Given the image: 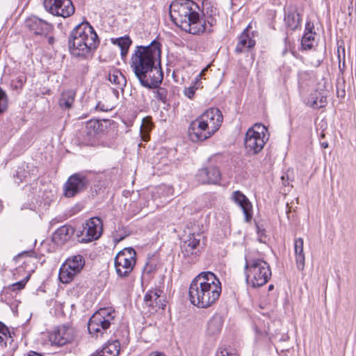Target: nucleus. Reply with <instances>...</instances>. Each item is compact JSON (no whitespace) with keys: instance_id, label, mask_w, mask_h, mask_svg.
<instances>
[{"instance_id":"obj_53","label":"nucleus","mask_w":356,"mask_h":356,"mask_svg":"<svg viewBox=\"0 0 356 356\" xmlns=\"http://www.w3.org/2000/svg\"><path fill=\"white\" fill-rule=\"evenodd\" d=\"M124 238V236H120L118 238H116L115 241L117 242H120V241H122Z\"/></svg>"},{"instance_id":"obj_19","label":"nucleus","mask_w":356,"mask_h":356,"mask_svg":"<svg viewBox=\"0 0 356 356\" xmlns=\"http://www.w3.org/2000/svg\"><path fill=\"white\" fill-rule=\"evenodd\" d=\"M162 291L159 289L148 291L144 296V303L149 308V312L163 309L165 307V301L161 294Z\"/></svg>"},{"instance_id":"obj_26","label":"nucleus","mask_w":356,"mask_h":356,"mask_svg":"<svg viewBox=\"0 0 356 356\" xmlns=\"http://www.w3.org/2000/svg\"><path fill=\"white\" fill-rule=\"evenodd\" d=\"M304 241L302 238H298L294 241V250L297 268L302 270L305 268V256L303 249Z\"/></svg>"},{"instance_id":"obj_12","label":"nucleus","mask_w":356,"mask_h":356,"mask_svg":"<svg viewBox=\"0 0 356 356\" xmlns=\"http://www.w3.org/2000/svg\"><path fill=\"white\" fill-rule=\"evenodd\" d=\"M199 118L213 136L220 127L223 116L218 108H210L202 113Z\"/></svg>"},{"instance_id":"obj_52","label":"nucleus","mask_w":356,"mask_h":356,"mask_svg":"<svg viewBox=\"0 0 356 356\" xmlns=\"http://www.w3.org/2000/svg\"><path fill=\"white\" fill-rule=\"evenodd\" d=\"M321 146L323 147V148H327L328 147V143L325 142V143H323L321 144Z\"/></svg>"},{"instance_id":"obj_50","label":"nucleus","mask_w":356,"mask_h":356,"mask_svg":"<svg viewBox=\"0 0 356 356\" xmlns=\"http://www.w3.org/2000/svg\"><path fill=\"white\" fill-rule=\"evenodd\" d=\"M149 356H165V355L162 353L154 352V353H151Z\"/></svg>"},{"instance_id":"obj_55","label":"nucleus","mask_w":356,"mask_h":356,"mask_svg":"<svg viewBox=\"0 0 356 356\" xmlns=\"http://www.w3.org/2000/svg\"><path fill=\"white\" fill-rule=\"evenodd\" d=\"M345 95V90L342 91V95L343 96Z\"/></svg>"},{"instance_id":"obj_37","label":"nucleus","mask_w":356,"mask_h":356,"mask_svg":"<svg viewBox=\"0 0 356 356\" xmlns=\"http://www.w3.org/2000/svg\"><path fill=\"white\" fill-rule=\"evenodd\" d=\"M152 122L149 118H145L143 120L142 124L140 126V135L143 140L148 141L149 140V131L152 128Z\"/></svg>"},{"instance_id":"obj_16","label":"nucleus","mask_w":356,"mask_h":356,"mask_svg":"<svg viewBox=\"0 0 356 356\" xmlns=\"http://www.w3.org/2000/svg\"><path fill=\"white\" fill-rule=\"evenodd\" d=\"M196 178L202 184H218L221 179V173L218 168L211 165L200 169Z\"/></svg>"},{"instance_id":"obj_22","label":"nucleus","mask_w":356,"mask_h":356,"mask_svg":"<svg viewBox=\"0 0 356 356\" xmlns=\"http://www.w3.org/2000/svg\"><path fill=\"white\" fill-rule=\"evenodd\" d=\"M33 252H24L19 254L15 257V259L17 262L21 263L22 264L17 268L19 273L24 271L26 273V280H29L31 275L34 272L35 266L34 263V259L30 255Z\"/></svg>"},{"instance_id":"obj_25","label":"nucleus","mask_w":356,"mask_h":356,"mask_svg":"<svg viewBox=\"0 0 356 356\" xmlns=\"http://www.w3.org/2000/svg\"><path fill=\"white\" fill-rule=\"evenodd\" d=\"M327 104V95L318 90L312 92L308 97L307 104L313 108H321Z\"/></svg>"},{"instance_id":"obj_29","label":"nucleus","mask_w":356,"mask_h":356,"mask_svg":"<svg viewBox=\"0 0 356 356\" xmlns=\"http://www.w3.org/2000/svg\"><path fill=\"white\" fill-rule=\"evenodd\" d=\"M108 80L111 83L115 84L117 89L124 91V88L127 84V79L124 75L118 70H113L109 72Z\"/></svg>"},{"instance_id":"obj_24","label":"nucleus","mask_w":356,"mask_h":356,"mask_svg":"<svg viewBox=\"0 0 356 356\" xmlns=\"http://www.w3.org/2000/svg\"><path fill=\"white\" fill-rule=\"evenodd\" d=\"M284 23L286 27L292 31L300 26L301 18L299 13L293 8H288L285 11Z\"/></svg>"},{"instance_id":"obj_45","label":"nucleus","mask_w":356,"mask_h":356,"mask_svg":"<svg viewBox=\"0 0 356 356\" xmlns=\"http://www.w3.org/2000/svg\"><path fill=\"white\" fill-rule=\"evenodd\" d=\"M284 49L283 51V54H286L289 49L291 48V43L289 40V38L286 36L284 38Z\"/></svg>"},{"instance_id":"obj_35","label":"nucleus","mask_w":356,"mask_h":356,"mask_svg":"<svg viewBox=\"0 0 356 356\" xmlns=\"http://www.w3.org/2000/svg\"><path fill=\"white\" fill-rule=\"evenodd\" d=\"M13 341V338L8 327L0 321V345L6 347L8 343L11 345Z\"/></svg>"},{"instance_id":"obj_21","label":"nucleus","mask_w":356,"mask_h":356,"mask_svg":"<svg viewBox=\"0 0 356 356\" xmlns=\"http://www.w3.org/2000/svg\"><path fill=\"white\" fill-rule=\"evenodd\" d=\"M232 200L243 210L245 220L249 222L252 218V205L248 197L239 191L233 192Z\"/></svg>"},{"instance_id":"obj_51","label":"nucleus","mask_w":356,"mask_h":356,"mask_svg":"<svg viewBox=\"0 0 356 356\" xmlns=\"http://www.w3.org/2000/svg\"><path fill=\"white\" fill-rule=\"evenodd\" d=\"M47 40H48V43H49V44H51V45H52V44L54 43L55 39H54V37H52V36H49V37L48 38Z\"/></svg>"},{"instance_id":"obj_5","label":"nucleus","mask_w":356,"mask_h":356,"mask_svg":"<svg viewBox=\"0 0 356 356\" xmlns=\"http://www.w3.org/2000/svg\"><path fill=\"white\" fill-rule=\"evenodd\" d=\"M244 268L246 282L254 288L264 285L271 277L269 264L261 259H245Z\"/></svg>"},{"instance_id":"obj_39","label":"nucleus","mask_w":356,"mask_h":356,"mask_svg":"<svg viewBox=\"0 0 356 356\" xmlns=\"http://www.w3.org/2000/svg\"><path fill=\"white\" fill-rule=\"evenodd\" d=\"M200 77L195 78L191 86L184 88V95L191 99H193L195 91L200 88Z\"/></svg>"},{"instance_id":"obj_3","label":"nucleus","mask_w":356,"mask_h":356,"mask_svg":"<svg viewBox=\"0 0 356 356\" xmlns=\"http://www.w3.org/2000/svg\"><path fill=\"white\" fill-rule=\"evenodd\" d=\"M200 8L192 0H175L169 6L172 22L181 30L193 35L206 32L205 22L200 19Z\"/></svg>"},{"instance_id":"obj_8","label":"nucleus","mask_w":356,"mask_h":356,"mask_svg":"<svg viewBox=\"0 0 356 356\" xmlns=\"http://www.w3.org/2000/svg\"><path fill=\"white\" fill-rule=\"evenodd\" d=\"M265 130L266 127L261 124H255L248 129L244 144L248 154H257L264 148L266 143Z\"/></svg>"},{"instance_id":"obj_7","label":"nucleus","mask_w":356,"mask_h":356,"mask_svg":"<svg viewBox=\"0 0 356 356\" xmlns=\"http://www.w3.org/2000/svg\"><path fill=\"white\" fill-rule=\"evenodd\" d=\"M136 262V252L132 248H124L114 259V267L119 277H127L133 271Z\"/></svg>"},{"instance_id":"obj_2","label":"nucleus","mask_w":356,"mask_h":356,"mask_svg":"<svg viewBox=\"0 0 356 356\" xmlns=\"http://www.w3.org/2000/svg\"><path fill=\"white\" fill-rule=\"evenodd\" d=\"M222 292L221 282L211 271L199 273L191 282L189 289V300L198 308H208L219 298Z\"/></svg>"},{"instance_id":"obj_17","label":"nucleus","mask_w":356,"mask_h":356,"mask_svg":"<svg viewBox=\"0 0 356 356\" xmlns=\"http://www.w3.org/2000/svg\"><path fill=\"white\" fill-rule=\"evenodd\" d=\"M200 118L193 120L188 127V136L193 142L203 141L211 136L209 131L207 130Z\"/></svg>"},{"instance_id":"obj_13","label":"nucleus","mask_w":356,"mask_h":356,"mask_svg":"<svg viewBox=\"0 0 356 356\" xmlns=\"http://www.w3.org/2000/svg\"><path fill=\"white\" fill-rule=\"evenodd\" d=\"M103 232V223L99 217H92L88 219L83 227L81 235L83 242H90L98 239Z\"/></svg>"},{"instance_id":"obj_20","label":"nucleus","mask_w":356,"mask_h":356,"mask_svg":"<svg viewBox=\"0 0 356 356\" xmlns=\"http://www.w3.org/2000/svg\"><path fill=\"white\" fill-rule=\"evenodd\" d=\"M251 28V24H248L238 37V41L235 48V52L236 54L248 51L255 46L256 41L254 39V33L250 31Z\"/></svg>"},{"instance_id":"obj_4","label":"nucleus","mask_w":356,"mask_h":356,"mask_svg":"<svg viewBox=\"0 0 356 356\" xmlns=\"http://www.w3.org/2000/svg\"><path fill=\"white\" fill-rule=\"evenodd\" d=\"M99 43L97 34L87 22L76 26L68 37V49L70 54L80 59L90 57Z\"/></svg>"},{"instance_id":"obj_15","label":"nucleus","mask_w":356,"mask_h":356,"mask_svg":"<svg viewBox=\"0 0 356 356\" xmlns=\"http://www.w3.org/2000/svg\"><path fill=\"white\" fill-rule=\"evenodd\" d=\"M25 26L37 35H47L53 29L51 24L35 15L26 19Z\"/></svg>"},{"instance_id":"obj_6","label":"nucleus","mask_w":356,"mask_h":356,"mask_svg":"<svg viewBox=\"0 0 356 356\" xmlns=\"http://www.w3.org/2000/svg\"><path fill=\"white\" fill-rule=\"evenodd\" d=\"M114 321V311L111 308H103L96 312L89 319V333L98 337L102 336Z\"/></svg>"},{"instance_id":"obj_47","label":"nucleus","mask_w":356,"mask_h":356,"mask_svg":"<svg viewBox=\"0 0 356 356\" xmlns=\"http://www.w3.org/2000/svg\"><path fill=\"white\" fill-rule=\"evenodd\" d=\"M348 15H350L352 14V12L353 10V0L350 1V5L348 7Z\"/></svg>"},{"instance_id":"obj_36","label":"nucleus","mask_w":356,"mask_h":356,"mask_svg":"<svg viewBox=\"0 0 356 356\" xmlns=\"http://www.w3.org/2000/svg\"><path fill=\"white\" fill-rule=\"evenodd\" d=\"M99 122L98 120H90L88 121L85 127L84 132L88 137V140L94 138L99 129Z\"/></svg>"},{"instance_id":"obj_40","label":"nucleus","mask_w":356,"mask_h":356,"mask_svg":"<svg viewBox=\"0 0 356 356\" xmlns=\"http://www.w3.org/2000/svg\"><path fill=\"white\" fill-rule=\"evenodd\" d=\"M8 98L6 92L0 87V113L8 108Z\"/></svg>"},{"instance_id":"obj_43","label":"nucleus","mask_w":356,"mask_h":356,"mask_svg":"<svg viewBox=\"0 0 356 356\" xmlns=\"http://www.w3.org/2000/svg\"><path fill=\"white\" fill-rule=\"evenodd\" d=\"M216 356H238L237 354L229 352L227 349H219Z\"/></svg>"},{"instance_id":"obj_33","label":"nucleus","mask_w":356,"mask_h":356,"mask_svg":"<svg viewBox=\"0 0 356 356\" xmlns=\"http://www.w3.org/2000/svg\"><path fill=\"white\" fill-rule=\"evenodd\" d=\"M78 273V272L70 270L67 268V265L64 263L60 268L58 277L61 282L67 284L70 283Z\"/></svg>"},{"instance_id":"obj_10","label":"nucleus","mask_w":356,"mask_h":356,"mask_svg":"<svg viewBox=\"0 0 356 356\" xmlns=\"http://www.w3.org/2000/svg\"><path fill=\"white\" fill-rule=\"evenodd\" d=\"M89 184L90 181L86 175L82 173H75L71 175L64 184V195L67 197H74L85 191Z\"/></svg>"},{"instance_id":"obj_49","label":"nucleus","mask_w":356,"mask_h":356,"mask_svg":"<svg viewBox=\"0 0 356 356\" xmlns=\"http://www.w3.org/2000/svg\"><path fill=\"white\" fill-rule=\"evenodd\" d=\"M206 71H207V68H204V70H202L201 71V72L195 78H199V76H200V81L202 79V76L204 74Z\"/></svg>"},{"instance_id":"obj_31","label":"nucleus","mask_w":356,"mask_h":356,"mask_svg":"<svg viewBox=\"0 0 356 356\" xmlns=\"http://www.w3.org/2000/svg\"><path fill=\"white\" fill-rule=\"evenodd\" d=\"M75 92L72 90L64 91L59 99L58 104L63 109H69L74 102Z\"/></svg>"},{"instance_id":"obj_38","label":"nucleus","mask_w":356,"mask_h":356,"mask_svg":"<svg viewBox=\"0 0 356 356\" xmlns=\"http://www.w3.org/2000/svg\"><path fill=\"white\" fill-rule=\"evenodd\" d=\"M154 97L157 100L161 102L163 104H166L168 102V92L165 88L160 87L159 86L157 88H154Z\"/></svg>"},{"instance_id":"obj_42","label":"nucleus","mask_w":356,"mask_h":356,"mask_svg":"<svg viewBox=\"0 0 356 356\" xmlns=\"http://www.w3.org/2000/svg\"><path fill=\"white\" fill-rule=\"evenodd\" d=\"M28 280H26V277H25L24 279H23L22 280H20L19 282H17L14 284H13L11 286H10V289L12 291H17V290H21L22 289L25 285H26V283L27 282Z\"/></svg>"},{"instance_id":"obj_28","label":"nucleus","mask_w":356,"mask_h":356,"mask_svg":"<svg viewBox=\"0 0 356 356\" xmlns=\"http://www.w3.org/2000/svg\"><path fill=\"white\" fill-rule=\"evenodd\" d=\"M314 29V24L310 22H307L305 25V33L302 38L301 44L304 49L309 50L313 47L316 33L312 31Z\"/></svg>"},{"instance_id":"obj_46","label":"nucleus","mask_w":356,"mask_h":356,"mask_svg":"<svg viewBox=\"0 0 356 356\" xmlns=\"http://www.w3.org/2000/svg\"><path fill=\"white\" fill-rule=\"evenodd\" d=\"M95 109L96 110H98V111H108L109 110V108L107 107V106H105L104 104L99 102L96 106H95Z\"/></svg>"},{"instance_id":"obj_9","label":"nucleus","mask_w":356,"mask_h":356,"mask_svg":"<svg viewBox=\"0 0 356 356\" xmlns=\"http://www.w3.org/2000/svg\"><path fill=\"white\" fill-rule=\"evenodd\" d=\"M201 234H192L181 245V254L187 264H195L199 259L201 253Z\"/></svg>"},{"instance_id":"obj_23","label":"nucleus","mask_w":356,"mask_h":356,"mask_svg":"<svg viewBox=\"0 0 356 356\" xmlns=\"http://www.w3.org/2000/svg\"><path fill=\"white\" fill-rule=\"evenodd\" d=\"M74 234V228L65 225L58 228L53 234L52 241L57 245H63L69 241Z\"/></svg>"},{"instance_id":"obj_54","label":"nucleus","mask_w":356,"mask_h":356,"mask_svg":"<svg viewBox=\"0 0 356 356\" xmlns=\"http://www.w3.org/2000/svg\"><path fill=\"white\" fill-rule=\"evenodd\" d=\"M274 288V286L273 284H270L268 286V291H271L273 290Z\"/></svg>"},{"instance_id":"obj_14","label":"nucleus","mask_w":356,"mask_h":356,"mask_svg":"<svg viewBox=\"0 0 356 356\" xmlns=\"http://www.w3.org/2000/svg\"><path fill=\"white\" fill-rule=\"evenodd\" d=\"M201 11L202 16L200 17V19L205 22V26L207 29L206 32L211 33V28L216 24V17L218 15L216 3L213 0H203Z\"/></svg>"},{"instance_id":"obj_34","label":"nucleus","mask_w":356,"mask_h":356,"mask_svg":"<svg viewBox=\"0 0 356 356\" xmlns=\"http://www.w3.org/2000/svg\"><path fill=\"white\" fill-rule=\"evenodd\" d=\"M112 42L120 48L122 58L125 57L131 44V39L129 37L113 38Z\"/></svg>"},{"instance_id":"obj_32","label":"nucleus","mask_w":356,"mask_h":356,"mask_svg":"<svg viewBox=\"0 0 356 356\" xmlns=\"http://www.w3.org/2000/svg\"><path fill=\"white\" fill-rule=\"evenodd\" d=\"M118 342L108 343L99 351L90 356H118L119 354Z\"/></svg>"},{"instance_id":"obj_18","label":"nucleus","mask_w":356,"mask_h":356,"mask_svg":"<svg viewBox=\"0 0 356 356\" xmlns=\"http://www.w3.org/2000/svg\"><path fill=\"white\" fill-rule=\"evenodd\" d=\"M73 339V329L65 325L58 327L50 335V341L58 346H63L70 343Z\"/></svg>"},{"instance_id":"obj_27","label":"nucleus","mask_w":356,"mask_h":356,"mask_svg":"<svg viewBox=\"0 0 356 356\" xmlns=\"http://www.w3.org/2000/svg\"><path fill=\"white\" fill-rule=\"evenodd\" d=\"M223 321L221 316L216 314L213 316L207 322V334L209 336L218 335L222 327Z\"/></svg>"},{"instance_id":"obj_44","label":"nucleus","mask_w":356,"mask_h":356,"mask_svg":"<svg viewBox=\"0 0 356 356\" xmlns=\"http://www.w3.org/2000/svg\"><path fill=\"white\" fill-rule=\"evenodd\" d=\"M281 179L282 180L283 185L289 186V170H288L286 172H284L282 175Z\"/></svg>"},{"instance_id":"obj_11","label":"nucleus","mask_w":356,"mask_h":356,"mask_svg":"<svg viewBox=\"0 0 356 356\" xmlns=\"http://www.w3.org/2000/svg\"><path fill=\"white\" fill-rule=\"evenodd\" d=\"M43 5L49 13L64 18L74 13V7L71 0H44Z\"/></svg>"},{"instance_id":"obj_48","label":"nucleus","mask_w":356,"mask_h":356,"mask_svg":"<svg viewBox=\"0 0 356 356\" xmlns=\"http://www.w3.org/2000/svg\"><path fill=\"white\" fill-rule=\"evenodd\" d=\"M257 233L260 236L264 235L265 230L264 229H261L258 225H257Z\"/></svg>"},{"instance_id":"obj_1","label":"nucleus","mask_w":356,"mask_h":356,"mask_svg":"<svg viewBox=\"0 0 356 356\" xmlns=\"http://www.w3.org/2000/svg\"><path fill=\"white\" fill-rule=\"evenodd\" d=\"M160 57V43L156 40L148 46L138 47L132 55L131 67L143 87L155 88L161 83L163 74Z\"/></svg>"},{"instance_id":"obj_30","label":"nucleus","mask_w":356,"mask_h":356,"mask_svg":"<svg viewBox=\"0 0 356 356\" xmlns=\"http://www.w3.org/2000/svg\"><path fill=\"white\" fill-rule=\"evenodd\" d=\"M65 264L70 270L79 273L85 265V259L82 255L77 254L69 257Z\"/></svg>"},{"instance_id":"obj_41","label":"nucleus","mask_w":356,"mask_h":356,"mask_svg":"<svg viewBox=\"0 0 356 356\" xmlns=\"http://www.w3.org/2000/svg\"><path fill=\"white\" fill-rule=\"evenodd\" d=\"M26 78L24 75H19L15 79L13 80V84L15 88H22L26 83Z\"/></svg>"}]
</instances>
